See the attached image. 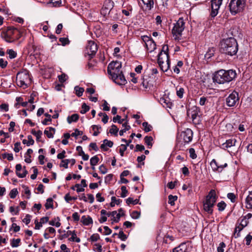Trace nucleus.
Listing matches in <instances>:
<instances>
[{
    "instance_id": "obj_6",
    "label": "nucleus",
    "mask_w": 252,
    "mask_h": 252,
    "mask_svg": "<svg viewBox=\"0 0 252 252\" xmlns=\"http://www.w3.org/2000/svg\"><path fill=\"white\" fill-rule=\"evenodd\" d=\"M184 19L183 17H180L178 20L174 24V26L172 30V33L174 39L176 40H179L181 39L182 32L185 28L186 21L187 20V17Z\"/></svg>"
},
{
    "instance_id": "obj_53",
    "label": "nucleus",
    "mask_w": 252,
    "mask_h": 252,
    "mask_svg": "<svg viewBox=\"0 0 252 252\" xmlns=\"http://www.w3.org/2000/svg\"><path fill=\"white\" fill-rule=\"evenodd\" d=\"M217 207H218V210L220 211H222L224 210L226 207V204L223 201H221L218 203Z\"/></svg>"
},
{
    "instance_id": "obj_25",
    "label": "nucleus",
    "mask_w": 252,
    "mask_h": 252,
    "mask_svg": "<svg viewBox=\"0 0 252 252\" xmlns=\"http://www.w3.org/2000/svg\"><path fill=\"white\" fill-rule=\"evenodd\" d=\"M55 132V129L52 127H47L45 130H44V134L46 135V136L49 138H53L54 136V134Z\"/></svg>"
},
{
    "instance_id": "obj_47",
    "label": "nucleus",
    "mask_w": 252,
    "mask_h": 252,
    "mask_svg": "<svg viewBox=\"0 0 252 252\" xmlns=\"http://www.w3.org/2000/svg\"><path fill=\"white\" fill-rule=\"evenodd\" d=\"M20 242H21L20 239H19V238L16 239H13L11 242V246L13 248L17 247L19 246V243H20Z\"/></svg>"
},
{
    "instance_id": "obj_40",
    "label": "nucleus",
    "mask_w": 252,
    "mask_h": 252,
    "mask_svg": "<svg viewBox=\"0 0 252 252\" xmlns=\"http://www.w3.org/2000/svg\"><path fill=\"white\" fill-rule=\"evenodd\" d=\"M92 128L94 130L93 135L96 136L99 133V130L101 128V127L98 125H93Z\"/></svg>"
},
{
    "instance_id": "obj_21",
    "label": "nucleus",
    "mask_w": 252,
    "mask_h": 252,
    "mask_svg": "<svg viewBox=\"0 0 252 252\" xmlns=\"http://www.w3.org/2000/svg\"><path fill=\"white\" fill-rule=\"evenodd\" d=\"M245 207L248 209H252V191H249L245 199Z\"/></svg>"
},
{
    "instance_id": "obj_39",
    "label": "nucleus",
    "mask_w": 252,
    "mask_h": 252,
    "mask_svg": "<svg viewBox=\"0 0 252 252\" xmlns=\"http://www.w3.org/2000/svg\"><path fill=\"white\" fill-rule=\"evenodd\" d=\"M74 90L75 91L76 94L79 97L82 96L83 92H84V89L83 88L79 87L78 86H76L74 88Z\"/></svg>"
},
{
    "instance_id": "obj_57",
    "label": "nucleus",
    "mask_w": 252,
    "mask_h": 252,
    "mask_svg": "<svg viewBox=\"0 0 252 252\" xmlns=\"http://www.w3.org/2000/svg\"><path fill=\"white\" fill-rule=\"evenodd\" d=\"M9 211L12 214V215H17L19 212V209L18 207L15 208L13 206H11L9 208Z\"/></svg>"
},
{
    "instance_id": "obj_26",
    "label": "nucleus",
    "mask_w": 252,
    "mask_h": 252,
    "mask_svg": "<svg viewBox=\"0 0 252 252\" xmlns=\"http://www.w3.org/2000/svg\"><path fill=\"white\" fill-rule=\"evenodd\" d=\"M160 103L164 106L168 108H171L172 106V103L170 102L168 98H161L160 99Z\"/></svg>"
},
{
    "instance_id": "obj_4",
    "label": "nucleus",
    "mask_w": 252,
    "mask_h": 252,
    "mask_svg": "<svg viewBox=\"0 0 252 252\" xmlns=\"http://www.w3.org/2000/svg\"><path fill=\"white\" fill-rule=\"evenodd\" d=\"M24 32L17 28L8 27L6 30L1 32V36L7 42H12L18 39Z\"/></svg>"
},
{
    "instance_id": "obj_28",
    "label": "nucleus",
    "mask_w": 252,
    "mask_h": 252,
    "mask_svg": "<svg viewBox=\"0 0 252 252\" xmlns=\"http://www.w3.org/2000/svg\"><path fill=\"white\" fill-rule=\"evenodd\" d=\"M69 161H71V165H73L75 163V160L74 159H63L62 160V162L60 164V166H63L65 168H68V164L69 163Z\"/></svg>"
},
{
    "instance_id": "obj_17",
    "label": "nucleus",
    "mask_w": 252,
    "mask_h": 252,
    "mask_svg": "<svg viewBox=\"0 0 252 252\" xmlns=\"http://www.w3.org/2000/svg\"><path fill=\"white\" fill-rule=\"evenodd\" d=\"M236 140L235 138H231L227 140L225 142L221 145V148L224 150H226L228 148H230L235 145Z\"/></svg>"
},
{
    "instance_id": "obj_27",
    "label": "nucleus",
    "mask_w": 252,
    "mask_h": 252,
    "mask_svg": "<svg viewBox=\"0 0 252 252\" xmlns=\"http://www.w3.org/2000/svg\"><path fill=\"white\" fill-rule=\"evenodd\" d=\"M81 221L85 225H89L93 223V220L90 216H83L81 218Z\"/></svg>"
},
{
    "instance_id": "obj_46",
    "label": "nucleus",
    "mask_w": 252,
    "mask_h": 252,
    "mask_svg": "<svg viewBox=\"0 0 252 252\" xmlns=\"http://www.w3.org/2000/svg\"><path fill=\"white\" fill-rule=\"evenodd\" d=\"M7 54L8 55V57L10 59L15 58L17 56V53L12 49H8L7 50Z\"/></svg>"
},
{
    "instance_id": "obj_41",
    "label": "nucleus",
    "mask_w": 252,
    "mask_h": 252,
    "mask_svg": "<svg viewBox=\"0 0 252 252\" xmlns=\"http://www.w3.org/2000/svg\"><path fill=\"white\" fill-rule=\"evenodd\" d=\"M76 150L78 151H79L80 150L81 151V156H82V158L84 160H87L89 159V156L85 154L82 150V148L81 146H77Z\"/></svg>"
},
{
    "instance_id": "obj_23",
    "label": "nucleus",
    "mask_w": 252,
    "mask_h": 252,
    "mask_svg": "<svg viewBox=\"0 0 252 252\" xmlns=\"http://www.w3.org/2000/svg\"><path fill=\"white\" fill-rule=\"evenodd\" d=\"M113 145V142L107 139H104L103 141V144L101 145L100 148L104 151H107L108 148H111Z\"/></svg>"
},
{
    "instance_id": "obj_49",
    "label": "nucleus",
    "mask_w": 252,
    "mask_h": 252,
    "mask_svg": "<svg viewBox=\"0 0 252 252\" xmlns=\"http://www.w3.org/2000/svg\"><path fill=\"white\" fill-rule=\"evenodd\" d=\"M90 110V107L88 106L86 103H84L82 105L81 110L80 113L81 114H85Z\"/></svg>"
},
{
    "instance_id": "obj_9",
    "label": "nucleus",
    "mask_w": 252,
    "mask_h": 252,
    "mask_svg": "<svg viewBox=\"0 0 252 252\" xmlns=\"http://www.w3.org/2000/svg\"><path fill=\"white\" fill-rule=\"evenodd\" d=\"M187 116L191 118L192 122L195 124H198L200 121V111L199 107L193 106L187 111Z\"/></svg>"
},
{
    "instance_id": "obj_59",
    "label": "nucleus",
    "mask_w": 252,
    "mask_h": 252,
    "mask_svg": "<svg viewBox=\"0 0 252 252\" xmlns=\"http://www.w3.org/2000/svg\"><path fill=\"white\" fill-rule=\"evenodd\" d=\"M18 192L16 189H12L9 193V196L11 198H15L17 195Z\"/></svg>"
},
{
    "instance_id": "obj_50",
    "label": "nucleus",
    "mask_w": 252,
    "mask_h": 252,
    "mask_svg": "<svg viewBox=\"0 0 252 252\" xmlns=\"http://www.w3.org/2000/svg\"><path fill=\"white\" fill-rule=\"evenodd\" d=\"M177 199V197L176 196H173L172 195H169L168 196V203L171 205H174V201L176 200Z\"/></svg>"
},
{
    "instance_id": "obj_43",
    "label": "nucleus",
    "mask_w": 252,
    "mask_h": 252,
    "mask_svg": "<svg viewBox=\"0 0 252 252\" xmlns=\"http://www.w3.org/2000/svg\"><path fill=\"white\" fill-rule=\"evenodd\" d=\"M142 126L145 132H148L152 130V126L149 125L147 122H143Z\"/></svg>"
},
{
    "instance_id": "obj_36",
    "label": "nucleus",
    "mask_w": 252,
    "mask_h": 252,
    "mask_svg": "<svg viewBox=\"0 0 252 252\" xmlns=\"http://www.w3.org/2000/svg\"><path fill=\"white\" fill-rule=\"evenodd\" d=\"M28 140L24 139L23 140V143L24 144L27 145L28 146L30 145H32L34 144V140H33L32 136L31 135H29L28 136Z\"/></svg>"
},
{
    "instance_id": "obj_58",
    "label": "nucleus",
    "mask_w": 252,
    "mask_h": 252,
    "mask_svg": "<svg viewBox=\"0 0 252 252\" xmlns=\"http://www.w3.org/2000/svg\"><path fill=\"white\" fill-rule=\"evenodd\" d=\"M249 223V221L244 217L241 219L239 225L243 227H246Z\"/></svg>"
},
{
    "instance_id": "obj_51",
    "label": "nucleus",
    "mask_w": 252,
    "mask_h": 252,
    "mask_svg": "<svg viewBox=\"0 0 252 252\" xmlns=\"http://www.w3.org/2000/svg\"><path fill=\"white\" fill-rule=\"evenodd\" d=\"M122 217V215L120 213H118L117 211H116V214H115L114 216L112 217V220L113 222H118L120 218Z\"/></svg>"
},
{
    "instance_id": "obj_37",
    "label": "nucleus",
    "mask_w": 252,
    "mask_h": 252,
    "mask_svg": "<svg viewBox=\"0 0 252 252\" xmlns=\"http://www.w3.org/2000/svg\"><path fill=\"white\" fill-rule=\"evenodd\" d=\"M126 203L127 205H129L130 204H132L133 205H136L137 204H140L141 203H139V200L136 199H133V198L131 197H128L126 199Z\"/></svg>"
},
{
    "instance_id": "obj_7",
    "label": "nucleus",
    "mask_w": 252,
    "mask_h": 252,
    "mask_svg": "<svg viewBox=\"0 0 252 252\" xmlns=\"http://www.w3.org/2000/svg\"><path fill=\"white\" fill-rule=\"evenodd\" d=\"M245 0H231L229 4V10L233 15L243 11L245 6Z\"/></svg>"
},
{
    "instance_id": "obj_35",
    "label": "nucleus",
    "mask_w": 252,
    "mask_h": 252,
    "mask_svg": "<svg viewBox=\"0 0 252 252\" xmlns=\"http://www.w3.org/2000/svg\"><path fill=\"white\" fill-rule=\"evenodd\" d=\"M60 219L59 217H57L55 218L54 220H52L49 221V223L50 225L52 226H55L57 227H59L61 225V223L60 222Z\"/></svg>"
},
{
    "instance_id": "obj_55",
    "label": "nucleus",
    "mask_w": 252,
    "mask_h": 252,
    "mask_svg": "<svg viewBox=\"0 0 252 252\" xmlns=\"http://www.w3.org/2000/svg\"><path fill=\"white\" fill-rule=\"evenodd\" d=\"M113 121L114 123L118 122L119 124H123V123L125 121V119H121V116L119 115H117L116 117H114L113 118Z\"/></svg>"
},
{
    "instance_id": "obj_48",
    "label": "nucleus",
    "mask_w": 252,
    "mask_h": 252,
    "mask_svg": "<svg viewBox=\"0 0 252 252\" xmlns=\"http://www.w3.org/2000/svg\"><path fill=\"white\" fill-rule=\"evenodd\" d=\"M64 200L67 202V203L70 202V201L72 200H75L77 199L76 196H71L69 194V193H67L65 194V195L64 197Z\"/></svg>"
},
{
    "instance_id": "obj_3",
    "label": "nucleus",
    "mask_w": 252,
    "mask_h": 252,
    "mask_svg": "<svg viewBox=\"0 0 252 252\" xmlns=\"http://www.w3.org/2000/svg\"><path fill=\"white\" fill-rule=\"evenodd\" d=\"M193 136V132L189 128L181 132L177 136L176 148L179 150L184 151L186 145L191 141Z\"/></svg>"
},
{
    "instance_id": "obj_31",
    "label": "nucleus",
    "mask_w": 252,
    "mask_h": 252,
    "mask_svg": "<svg viewBox=\"0 0 252 252\" xmlns=\"http://www.w3.org/2000/svg\"><path fill=\"white\" fill-rule=\"evenodd\" d=\"M68 233H70L71 234V237L69 238V240L71 241L76 242L77 243H79L80 242V239L77 237V235L74 231H68Z\"/></svg>"
},
{
    "instance_id": "obj_10",
    "label": "nucleus",
    "mask_w": 252,
    "mask_h": 252,
    "mask_svg": "<svg viewBox=\"0 0 252 252\" xmlns=\"http://www.w3.org/2000/svg\"><path fill=\"white\" fill-rule=\"evenodd\" d=\"M239 100L238 94L235 92H233L230 94L226 99V103L228 106H234Z\"/></svg>"
},
{
    "instance_id": "obj_14",
    "label": "nucleus",
    "mask_w": 252,
    "mask_h": 252,
    "mask_svg": "<svg viewBox=\"0 0 252 252\" xmlns=\"http://www.w3.org/2000/svg\"><path fill=\"white\" fill-rule=\"evenodd\" d=\"M210 165L213 171L218 172H221L224 167L227 166L226 163L223 165L219 164L215 159L211 161Z\"/></svg>"
},
{
    "instance_id": "obj_24",
    "label": "nucleus",
    "mask_w": 252,
    "mask_h": 252,
    "mask_svg": "<svg viewBox=\"0 0 252 252\" xmlns=\"http://www.w3.org/2000/svg\"><path fill=\"white\" fill-rule=\"evenodd\" d=\"M158 64L160 68V69L163 72H167L168 71V70L170 68V61L164 62H163V63H159Z\"/></svg>"
},
{
    "instance_id": "obj_63",
    "label": "nucleus",
    "mask_w": 252,
    "mask_h": 252,
    "mask_svg": "<svg viewBox=\"0 0 252 252\" xmlns=\"http://www.w3.org/2000/svg\"><path fill=\"white\" fill-rule=\"evenodd\" d=\"M0 109L2 111L7 112L9 110L8 105L6 103H2L0 105Z\"/></svg>"
},
{
    "instance_id": "obj_60",
    "label": "nucleus",
    "mask_w": 252,
    "mask_h": 252,
    "mask_svg": "<svg viewBox=\"0 0 252 252\" xmlns=\"http://www.w3.org/2000/svg\"><path fill=\"white\" fill-rule=\"evenodd\" d=\"M121 190H122V193L121 194V196L123 198L126 197L127 195V192H128V191L126 189V187L122 186L121 187Z\"/></svg>"
},
{
    "instance_id": "obj_42",
    "label": "nucleus",
    "mask_w": 252,
    "mask_h": 252,
    "mask_svg": "<svg viewBox=\"0 0 252 252\" xmlns=\"http://www.w3.org/2000/svg\"><path fill=\"white\" fill-rule=\"evenodd\" d=\"M118 131L119 128L115 125H112L111 128L109 129V133L111 134H114L115 136H117Z\"/></svg>"
},
{
    "instance_id": "obj_56",
    "label": "nucleus",
    "mask_w": 252,
    "mask_h": 252,
    "mask_svg": "<svg viewBox=\"0 0 252 252\" xmlns=\"http://www.w3.org/2000/svg\"><path fill=\"white\" fill-rule=\"evenodd\" d=\"M128 146V144L126 145L121 144V148L120 149V153L122 157L124 156V152L126 150L127 147Z\"/></svg>"
},
{
    "instance_id": "obj_64",
    "label": "nucleus",
    "mask_w": 252,
    "mask_h": 252,
    "mask_svg": "<svg viewBox=\"0 0 252 252\" xmlns=\"http://www.w3.org/2000/svg\"><path fill=\"white\" fill-rule=\"evenodd\" d=\"M225 244L223 242H221L218 247V252H224V248L225 247Z\"/></svg>"
},
{
    "instance_id": "obj_20",
    "label": "nucleus",
    "mask_w": 252,
    "mask_h": 252,
    "mask_svg": "<svg viewBox=\"0 0 252 252\" xmlns=\"http://www.w3.org/2000/svg\"><path fill=\"white\" fill-rule=\"evenodd\" d=\"M169 56L168 54L160 52L158 56V62L159 63H163L164 62H169Z\"/></svg>"
},
{
    "instance_id": "obj_34",
    "label": "nucleus",
    "mask_w": 252,
    "mask_h": 252,
    "mask_svg": "<svg viewBox=\"0 0 252 252\" xmlns=\"http://www.w3.org/2000/svg\"><path fill=\"white\" fill-rule=\"evenodd\" d=\"M215 51V50L214 48H209L207 52L205 55V58L207 60L210 59L212 56H214Z\"/></svg>"
},
{
    "instance_id": "obj_12",
    "label": "nucleus",
    "mask_w": 252,
    "mask_h": 252,
    "mask_svg": "<svg viewBox=\"0 0 252 252\" xmlns=\"http://www.w3.org/2000/svg\"><path fill=\"white\" fill-rule=\"evenodd\" d=\"M143 40L145 42V46L147 49L152 52L156 48V44L153 39L147 36H143Z\"/></svg>"
},
{
    "instance_id": "obj_5",
    "label": "nucleus",
    "mask_w": 252,
    "mask_h": 252,
    "mask_svg": "<svg viewBox=\"0 0 252 252\" xmlns=\"http://www.w3.org/2000/svg\"><path fill=\"white\" fill-rule=\"evenodd\" d=\"M217 196L214 189H211L206 196L203 202V209L209 214L213 212V207L217 201Z\"/></svg>"
},
{
    "instance_id": "obj_32",
    "label": "nucleus",
    "mask_w": 252,
    "mask_h": 252,
    "mask_svg": "<svg viewBox=\"0 0 252 252\" xmlns=\"http://www.w3.org/2000/svg\"><path fill=\"white\" fill-rule=\"evenodd\" d=\"M61 4V0H52L47 2L46 4L49 7H56Z\"/></svg>"
},
{
    "instance_id": "obj_38",
    "label": "nucleus",
    "mask_w": 252,
    "mask_h": 252,
    "mask_svg": "<svg viewBox=\"0 0 252 252\" xmlns=\"http://www.w3.org/2000/svg\"><path fill=\"white\" fill-rule=\"evenodd\" d=\"M185 93L184 88L182 87H177L176 88V94L180 98L183 97V94Z\"/></svg>"
},
{
    "instance_id": "obj_11",
    "label": "nucleus",
    "mask_w": 252,
    "mask_h": 252,
    "mask_svg": "<svg viewBox=\"0 0 252 252\" xmlns=\"http://www.w3.org/2000/svg\"><path fill=\"white\" fill-rule=\"evenodd\" d=\"M223 0H211V11L210 16H217L219 14Z\"/></svg>"
},
{
    "instance_id": "obj_16",
    "label": "nucleus",
    "mask_w": 252,
    "mask_h": 252,
    "mask_svg": "<svg viewBox=\"0 0 252 252\" xmlns=\"http://www.w3.org/2000/svg\"><path fill=\"white\" fill-rule=\"evenodd\" d=\"M16 174L19 178H24L28 174V171L26 170L24 166L23 169L21 164H17L16 165Z\"/></svg>"
},
{
    "instance_id": "obj_54",
    "label": "nucleus",
    "mask_w": 252,
    "mask_h": 252,
    "mask_svg": "<svg viewBox=\"0 0 252 252\" xmlns=\"http://www.w3.org/2000/svg\"><path fill=\"white\" fill-rule=\"evenodd\" d=\"M228 198L230 200L231 202L234 203L236 202V196L233 193H228L227 195Z\"/></svg>"
},
{
    "instance_id": "obj_19",
    "label": "nucleus",
    "mask_w": 252,
    "mask_h": 252,
    "mask_svg": "<svg viewBox=\"0 0 252 252\" xmlns=\"http://www.w3.org/2000/svg\"><path fill=\"white\" fill-rule=\"evenodd\" d=\"M173 252H189L188 246L186 243H183L173 249Z\"/></svg>"
},
{
    "instance_id": "obj_18",
    "label": "nucleus",
    "mask_w": 252,
    "mask_h": 252,
    "mask_svg": "<svg viewBox=\"0 0 252 252\" xmlns=\"http://www.w3.org/2000/svg\"><path fill=\"white\" fill-rule=\"evenodd\" d=\"M113 80L116 83L120 85H125L126 83V80L122 73L117 76Z\"/></svg>"
},
{
    "instance_id": "obj_15",
    "label": "nucleus",
    "mask_w": 252,
    "mask_h": 252,
    "mask_svg": "<svg viewBox=\"0 0 252 252\" xmlns=\"http://www.w3.org/2000/svg\"><path fill=\"white\" fill-rule=\"evenodd\" d=\"M143 5H142V8L144 11L149 12L154 7V0H142Z\"/></svg>"
},
{
    "instance_id": "obj_33",
    "label": "nucleus",
    "mask_w": 252,
    "mask_h": 252,
    "mask_svg": "<svg viewBox=\"0 0 252 252\" xmlns=\"http://www.w3.org/2000/svg\"><path fill=\"white\" fill-rule=\"evenodd\" d=\"M79 119V115L77 114H74L71 116H68L67 118V122L71 124L72 122H76Z\"/></svg>"
},
{
    "instance_id": "obj_2",
    "label": "nucleus",
    "mask_w": 252,
    "mask_h": 252,
    "mask_svg": "<svg viewBox=\"0 0 252 252\" xmlns=\"http://www.w3.org/2000/svg\"><path fill=\"white\" fill-rule=\"evenodd\" d=\"M238 50L237 42L233 37L224 39L220 42V51L224 54L232 56L237 53Z\"/></svg>"
},
{
    "instance_id": "obj_62",
    "label": "nucleus",
    "mask_w": 252,
    "mask_h": 252,
    "mask_svg": "<svg viewBox=\"0 0 252 252\" xmlns=\"http://www.w3.org/2000/svg\"><path fill=\"white\" fill-rule=\"evenodd\" d=\"M59 40L63 46L68 44L69 43L68 39L65 37H61L59 39Z\"/></svg>"
},
{
    "instance_id": "obj_13",
    "label": "nucleus",
    "mask_w": 252,
    "mask_h": 252,
    "mask_svg": "<svg viewBox=\"0 0 252 252\" xmlns=\"http://www.w3.org/2000/svg\"><path fill=\"white\" fill-rule=\"evenodd\" d=\"M97 44L93 41H89L86 46V51L89 56H94L97 51Z\"/></svg>"
},
{
    "instance_id": "obj_45",
    "label": "nucleus",
    "mask_w": 252,
    "mask_h": 252,
    "mask_svg": "<svg viewBox=\"0 0 252 252\" xmlns=\"http://www.w3.org/2000/svg\"><path fill=\"white\" fill-rule=\"evenodd\" d=\"M99 158L97 156H94L90 159V164L92 166H94L98 163Z\"/></svg>"
},
{
    "instance_id": "obj_8",
    "label": "nucleus",
    "mask_w": 252,
    "mask_h": 252,
    "mask_svg": "<svg viewBox=\"0 0 252 252\" xmlns=\"http://www.w3.org/2000/svg\"><path fill=\"white\" fill-rule=\"evenodd\" d=\"M30 81L29 72L26 70L19 72L16 76V83L20 87L26 88L27 87V83Z\"/></svg>"
},
{
    "instance_id": "obj_30",
    "label": "nucleus",
    "mask_w": 252,
    "mask_h": 252,
    "mask_svg": "<svg viewBox=\"0 0 252 252\" xmlns=\"http://www.w3.org/2000/svg\"><path fill=\"white\" fill-rule=\"evenodd\" d=\"M153 138L151 136H146L144 138L145 143L147 145L148 148H151L153 146Z\"/></svg>"
},
{
    "instance_id": "obj_1",
    "label": "nucleus",
    "mask_w": 252,
    "mask_h": 252,
    "mask_svg": "<svg viewBox=\"0 0 252 252\" xmlns=\"http://www.w3.org/2000/svg\"><path fill=\"white\" fill-rule=\"evenodd\" d=\"M236 76V73L233 70L220 69L213 74L212 79L214 83L223 84L231 81Z\"/></svg>"
},
{
    "instance_id": "obj_29",
    "label": "nucleus",
    "mask_w": 252,
    "mask_h": 252,
    "mask_svg": "<svg viewBox=\"0 0 252 252\" xmlns=\"http://www.w3.org/2000/svg\"><path fill=\"white\" fill-rule=\"evenodd\" d=\"M108 74L111 75L112 79L115 78L117 76L122 73L121 70V68H118L117 69H114L108 72Z\"/></svg>"
},
{
    "instance_id": "obj_61",
    "label": "nucleus",
    "mask_w": 252,
    "mask_h": 252,
    "mask_svg": "<svg viewBox=\"0 0 252 252\" xmlns=\"http://www.w3.org/2000/svg\"><path fill=\"white\" fill-rule=\"evenodd\" d=\"M131 217L134 219H137L140 217V213L137 211H133L131 214Z\"/></svg>"
},
{
    "instance_id": "obj_44",
    "label": "nucleus",
    "mask_w": 252,
    "mask_h": 252,
    "mask_svg": "<svg viewBox=\"0 0 252 252\" xmlns=\"http://www.w3.org/2000/svg\"><path fill=\"white\" fill-rule=\"evenodd\" d=\"M53 200L51 198H49L47 199L46 202L45 203V206L46 209H49V208H52L53 206Z\"/></svg>"
},
{
    "instance_id": "obj_52",
    "label": "nucleus",
    "mask_w": 252,
    "mask_h": 252,
    "mask_svg": "<svg viewBox=\"0 0 252 252\" xmlns=\"http://www.w3.org/2000/svg\"><path fill=\"white\" fill-rule=\"evenodd\" d=\"M243 228L244 227L240 225H239L235 227L234 235L237 233L236 235L235 236V238H237L240 236L239 233Z\"/></svg>"
},
{
    "instance_id": "obj_22",
    "label": "nucleus",
    "mask_w": 252,
    "mask_h": 252,
    "mask_svg": "<svg viewBox=\"0 0 252 252\" xmlns=\"http://www.w3.org/2000/svg\"><path fill=\"white\" fill-rule=\"evenodd\" d=\"M121 68V63L118 62H113L110 63L107 67V72Z\"/></svg>"
}]
</instances>
